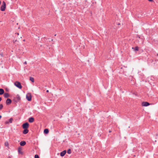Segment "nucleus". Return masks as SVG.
I'll list each match as a JSON object with an SVG mask.
<instances>
[{
    "label": "nucleus",
    "instance_id": "14",
    "mask_svg": "<svg viewBox=\"0 0 158 158\" xmlns=\"http://www.w3.org/2000/svg\"><path fill=\"white\" fill-rule=\"evenodd\" d=\"M21 149H22L21 147L19 148L18 150V153H19V154H23V152L21 151Z\"/></svg>",
    "mask_w": 158,
    "mask_h": 158
},
{
    "label": "nucleus",
    "instance_id": "7",
    "mask_svg": "<svg viewBox=\"0 0 158 158\" xmlns=\"http://www.w3.org/2000/svg\"><path fill=\"white\" fill-rule=\"evenodd\" d=\"M12 101L10 98H7L6 100V104L7 105H9L11 103Z\"/></svg>",
    "mask_w": 158,
    "mask_h": 158
},
{
    "label": "nucleus",
    "instance_id": "19",
    "mask_svg": "<svg viewBox=\"0 0 158 158\" xmlns=\"http://www.w3.org/2000/svg\"><path fill=\"white\" fill-rule=\"evenodd\" d=\"M67 152L68 154H70L71 153V150L70 149H69L67 151Z\"/></svg>",
    "mask_w": 158,
    "mask_h": 158
},
{
    "label": "nucleus",
    "instance_id": "31",
    "mask_svg": "<svg viewBox=\"0 0 158 158\" xmlns=\"http://www.w3.org/2000/svg\"><path fill=\"white\" fill-rule=\"evenodd\" d=\"M19 33H17V35H19Z\"/></svg>",
    "mask_w": 158,
    "mask_h": 158
},
{
    "label": "nucleus",
    "instance_id": "24",
    "mask_svg": "<svg viewBox=\"0 0 158 158\" xmlns=\"http://www.w3.org/2000/svg\"><path fill=\"white\" fill-rule=\"evenodd\" d=\"M148 0L150 2H152L153 1V0Z\"/></svg>",
    "mask_w": 158,
    "mask_h": 158
},
{
    "label": "nucleus",
    "instance_id": "33",
    "mask_svg": "<svg viewBox=\"0 0 158 158\" xmlns=\"http://www.w3.org/2000/svg\"><path fill=\"white\" fill-rule=\"evenodd\" d=\"M56 34H55V36H56Z\"/></svg>",
    "mask_w": 158,
    "mask_h": 158
},
{
    "label": "nucleus",
    "instance_id": "32",
    "mask_svg": "<svg viewBox=\"0 0 158 158\" xmlns=\"http://www.w3.org/2000/svg\"><path fill=\"white\" fill-rule=\"evenodd\" d=\"M118 25H120V23H119L118 24Z\"/></svg>",
    "mask_w": 158,
    "mask_h": 158
},
{
    "label": "nucleus",
    "instance_id": "22",
    "mask_svg": "<svg viewBox=\"0 0 158 158\" xmlns=\"http://www.w3.org/2000/svg\"><path fill=\"white\" fill-rule=\"evenodd\" d=\"M35 158H40L39 156L37 154H36L35 156Z\"/></svg>",
    "mask_w": 158,
    "mask_h": 158
},
{
    "label": "nucleus",
    "instance_id": "5",
    "mask_svg": "<svg viewBox=\"0 0 158 158\" xmlns=\"http://www.w3.org/2000/svg\"><path fill=\"white\" fill-rule=\"evenodd\" d=\"M29 126V123L27 122H26L23 124L22 127L23 129H27Z\"/></svg>",
    "mask_w": 158,
    "mask_h": 158
},
{
    "label": "nucleus",
    "instance_id": "18",
    "mask_svg": "<svg viewBox=\"0 0 158 158\" xmlns=\"http://www.w3.org/2000/svg\"><path fill=\"white\" fill-rule=\"evenodd\" d=\"M30 80L32 82H34V78L32 77H30Z\"/></svg>",
    "mask_w": 158,
    "mask_h": 158
},
{
    "label": "nucleus",
    "instance_id": "26",
    "mask_svg": "<svg viewBox=\"0 0 158 158\" xmlns=\"http://www.w3.org/2000/svg\"><path fill=\"white\" fill-rule=\"evenodd\" d=\"M24 64H27V62L26 61H25L24 63Z\"/></svg>",
    "mask_w": 158,
    "mask_h": 158
},
{
    "label": "nucleus",
    "instance_id": "15",
    "mask_svg": "<svg viewBox=\"0 0 158 158\" xmlns=\"http://www.w3.org/2000/svg\"><path fill=\"white\" fill-rule=\"evenodd\" d=\"M44 132L45 134H48L49 132V130L48 129H45L44 130Z\"/></svg>",
    "mask_w": 158,
    "mask_h": 158
},
{
    "label": "nucleus",
    "instance_id": "25",
    "mask_svg": "<svg viewBox=\"0 0 158 158\" xmlns=\"http://www.w3.org/2000/svg\"><path fill=\"white\" fill-rule=\"evenodd\" d=\"M7 158H11V157L10 156H9Z\"/></svg>",
    "mask_w": 158,
    "mask_h": 158
},
{
    "label": "nucleus",
    "instance_id": "1",
    "mask_svg": "<svg viewBox=\"0 0 158 158\" xmlns=\"http://www.w3.org/2000/svg\"><path fill=\"white\" fill-rule=\"evenodd\" d=\"M21 100V98L19 94L16 95V96L14 97L12 100L15 104L16 105L17 103L19 102Z\"/></svg>",
    "mask_w": 158,
    "mask_h": 158
},
{
    "label": "nucleus",
    "instance_id": "8",
    "mask_svg": "<svg viewBox=\"0 0 158 158\" xmlns=\"http://www.w3.org/2000/svg\"><path fill=\"white\" fill-rule=\"evenodd\" d=\"M13 120V119L12 118H10L9 120L8 121H6L5 122V124H8L9 123H12V121Z\"/></svg>",
    "mask_w": 158,
    "mask_h": 158
},
{
    "label": "nucleus",
    "instance_id": "27",
    "mask_svg": "<svg viewBox=\"0 0 158 158\" xmlns=\"http://www.w3.org/2000/svg\"><path fill=\"white\" fill-rule=\"evenodd\" d=\"M2 118V116L0 115V119H1V118Z\"/></svg>",
    "mask_w": 158,
    "mask_h": 158
},
{
    "label": "nucleus",
    "instance_id": "12",
    "mask_svg": "<svg viewBox=\"0 0 158 158\" xmlns=\"http://www.w3.org/2000/svg\"><path fill=\"white\" fill-rule=\"evenodd\" d=\"M26 144V142L24 141H21L20 143V144L21 146H24Z\"/></svg>",
    "mask_w": 158,
    "mask_h": 158
},
{
    "label": "nucleus",
    "instance_id": "30",
    "mask_svg": "<svg viewBox=\"0 0 158 158\" xmlns=\"http://www.w3.org/2000/svg\"><path fill=\"white\" fill-rule=\"evenodd\" d=\"M109 132H111V131L110 130L109 131Z\"/></svg>",
    "mask_w": 158,
    "mask_h": 158
},
{
    "label": "nucleus",
    "instance_id": "17",
    "mask_svg": "<svg viewBox=\"0 0 158 158\" xmlns=\"http://www.w3.org/2000/svg\"><path fill=\"white\" fill-rule=\"evenodd\" d=\"M134 48V50L135 51H138L139 50V48L137 46L135 47V48H134L133 47L132 48V49Z\"/></svg>",
    "mask_w": 158,
    "mask_h": 158
},
{
    "label": "nucleus",
    "instance_id": "2",
    "mask_svg": "<svg viewBox=\"0 0 158 158\" xmlns=\"http://www.w3.org/2000/svg\"><path fill=\"white\" fill-rule=\"evenodd\" d=\"M14 85L19 89H21L22 88V87L21 85V84L19 81H16L14 83Z\"/></svg>",
    "mask_w": 158,
    "mask_h": 158
},
{
    "label": "nucleus",
    "instance_id": "16",
    "mask_svg": "<svg viewBox=\"0 0 158 158\" xmlns=\"http://www.w3.org/2000/svg\"><path fill=\"white\" fill-rule=\"evenodd\" d=\"M4 98H7L8 97H9L10 96V95L8 93H5L4 94Z\"/></svg>",
    "mask_w": 158,
    "mask_h": 158
},
{
    "label": "nucleus",
    "instance_id": "10",
    "mask_svg": "<svg viewBox=\"0 0 158 158\" xmlns=\"http://www.w3.org/2000/svg\"><path fill=\"white\" fill-rule=\"evenodd\" d=\"M34 121V119L33 117H31L29 118L28 119V121L30 123L33 122Z\"/></svg>",
    "mask_w": 158,
    "mask_h": 158
},
{
    "label": "nucleus",
    "instance_id": "29",
    "mask_svg": "<svg viewBox=\"0 0 158 158\" xmlns=\"http://www.w3.org/2000/svg\"><path fill=\"white\" fill-rule=\"evenodd\" d=\"M48 91H48V90H47L46 91V92H48Z\"/></svg>",
    "mask_w": 158,
    "mask_h": 158
},
{
    "label": "nucleus",
    "instance_id": "11",
    "mask_svg": "<svg viewBox=\"0 0 158 158\" xmlns=\"http://www.w3.org/2000/svg\"><path fill=\"white\" fill-rule=\"evenodd\" d=\"M24 130L23 131V133L24 134H27L28 131L29 130L27 129H23Z\"/></svg>",
    "mask_w": 158,
    "mask_h": 158
},
{
    "label": "nucleus",
    "instance_id": "13",
    "mask_svg": "<svg viewBox=\"0 0 158 158\" xmlns=\"http://www.w3.org/2000/svg\"><path fill=\"white\" fill-rule=\"evenodd\" d=\"M4 93V89L2 88H0V95H2Z\"/></svg>",
    "mask_w": 158,
    "mask_h": 158
},
{
    "label": "nucleus",
    "instance_id": "6",
    "mask_svg": "<svg viewBox=\"0 0 158 158\" xmlns=\"http://www.w3.org/2000/svg\"><path fill=\"white\" fill-rule=\"evenodd\" d=\"M142 104L143 106H149L150 105V104L148 102H142Z\"/></svg>",
    "mask_w": 158,
    "mask_h": 158
},
{
    "label": "nucleus",
    "instance_id": "21",
    "mask_svg": "<svg viewBox=\"0 0 158 158\" xmlns=\"http://www.w3.org/2000/svg\"><path fill=\"white\" fill-rule=\"evenodd\" d=\"M3 106L2 104H0V110H1L3 108Z\"/></svg>",
    "mask_w": 158,
    "mask_h": 158
},
{
    "label": "nucleus",
    "instance_id": "3",
    "mask_svg": "<svg viewBox=\"0 0 158 158\" xmlns=\"http://www.w3.org/2000/svg\"><path fill=\"white\" fill-rule=\"evenodd\" d=\"M6 8V4L4 1L2 2V5L1 6L0 8V10L2 11H4Z\"/></svg>",
    "mask_w": 158,
    "mask_h": 158
},
{
    "label": "nucleus",
    "instance_id": "28",
    "mask_svg": "<svg viewBox=\"0 0 158 158\" xmlns=\"http://www.w3.org/2000/svg\"><path fill=\"white\" fill-rule=\"evenodd\" d=\"M137 36L139 38H140V36H139V35H138V36Z\"/></svg>",
    "mask_w": 158,
    "mask_h": 158
},
{
    "label": "nucleus",
    "instance_id": "4",
    "mask_svg": "<svg viewBox=\"0 0 158 158\" xmlns=\"http://www.w3.org/2000/svg\"><path fill=\"white\" fill-rule=\"evenodd\" d=\"M26 98L28 101H30L31 100L32 96L31 94L28 93L26 96Z\"/></svg>",
    "mask_w": 158,
    "mask_h": 158
},
{
    "label": "nucleus",
    "instance_id": "9",
    "mask_svg": "<svg viewBox=\"0 0 158 158\" xmlns=\"http://www.w3.org/2000/svg\"><path fill=\"white\" fill-rule=\"evenodd\" d=\"M66 153V150H64L60 153V156L63 157L64 156Z\"/></svg>",
    "mask_w": 158,
    "mask_h": 158
},
{
    "label": "nucleus",
    "instance_id": "20",
    "mask_svg": "<svg viewBox=\"0 0 158 158\" xmlns=\"http://www.w3.org/2000/svg\"><path fill=\"white\" fill-rule=\"evenodd\" d=\"M5 145L6 146L8 147L9 146V144L7 142H5Z\"/></svg>",
    "mask_w": 158,
    "mask_h": 158
},
{
    "label": "nucleus",
    "instance_id": "23",
    "mask_svg": "<svg viewBox=\"0 0 158 158\" xmlns=\"http://www.w3.org/2000/svg\"><path fill=\"white\" fill-rule=\"evenodd\" d=\"M6 91L7 92H8L9 91V89L8 88H6Z\"/></svg>",
    "mask_w": 158,
    "mask_h": 158
}]
</instances>
